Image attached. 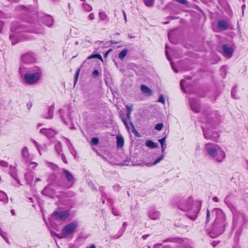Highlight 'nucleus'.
I'll return each instance as SVG.
<instances>
[{
	"label": "nucleus",
	"instance_id": "obj_1",
	"mask_svg": "<svg viewBox=\"0 0 248 248\" xmlns=\"http://www.w3.org/2000/svg\"><path fill=\"white\" fill-rule=\"evenodd\" d=\"M212 213L216 214L217 217L212 229L209 232V235L212 238H216L224 232L227 223L225 221V216L222 210L215 208Z\"/></svg>",
	"mask_w": 248,
	"mask_h": 248
},
{
	"label": "nucleus",
	"instance_id": "obj_2",
	"mask_svg": "<svg viewBox=\"0 0 248 248\" xmlns=\"http://www.w3.org/2000/svg\"><path fill=\"white\" fill-rule=\"evenodd\" d=\"M19 72L24 81L29 85H33L37 83L41 78L42 74L40 69L37 66L27 69L22 66L19 68Z\"/></svg>",
	"mask_w": 248,
	"mask_h": 248
},
{
	"label": "nucleus",
	"instance_id": "obj_3",
	"mask_svg": "<svg viewBox=\"0 0 248 248\" xmlns=\"http://www.w3.org/2000/svg\"><path fill=\"white\" fill-rule=\"evenodd\" d=\"M207 155L218 162H221L225 157V153L217 144L208 143L205 145Z\"/></svg>",
	"mask_w": 248,
	"mask_h": 248
},
{
	"label": "nucleus",
	"instance_id": "obj_4",
	"mask_svg": "<svg viewBox=\"0 0 248 248\" xmlns=\"http://www.w3.org/2000/svg\"><path fill=\"white\" fill-rule=\"evenodd\" d=\"M23 26L24 25L13 24L11 26V30L12 31L19 30V31L30 32L34 33H42L44 32L43 30L41 27L24 29Z\"/></svg>",
	"mask_w": 248,
	"mask_h": 248
},
{
	"label": "nucleus",
	"instance_id": "obj_5",
	"mask_svg": "<svg viewBox=\"0 0 248 248\" xmlns=\"http://www.w3.org/2000/svg\"><path fill=\"white\" fill-rule=\"evenodd\" d=\"M193 201L192 198L189 197L181 199L177 203L178 208L183 211H187L191 209L192 206Z\"/></svg>",
	"mask_w": 248,
	"mask_h": 248
},
{
	"label": "nucleus",
	"instance_id": "obj_6",
	"mask_svg": "<svg viewBox=\"0 0 248 248\" xmlns=\"http://www.w3.org/2000/svg\"><path fill=\"white\" fill-rule=\"evenodd\" d=\"M78 227V223L73 221L64 226L62 231V237H67L71 234Z\"/></svg>",
	"mask_w": 248,
	"mask_h": 248
},
{
	"label": "nucleus",
	"instance_id": "obj_7",
	"mask_svg": "<svg viewBox=\"0 0 248 248\" xmlns=\"http://www.w3.org/2000/svg\"><path fill=\"white\" fill-rule=\"evenodd\" d=\"M69 215L70 213L67 210L56 211L52 214L51 216L56 221H63L67 218Z\"/></svg>",
	"mask_w": 248,
	"mask_h": 248
},
{
	"label": "nucleus",
	"instance_id": "obj_8",
	"mask_svg": "<svg viewBox=\"0 0 248 248\" xmlns=\"http://www.w3.org/2000/svg\"><path fill=\"white\" fill-rule=\"evenodd\" d=\"M126 109H127V118L129 120V124L131 127V131L137 137L140 138L141 137L140 133L137 131V130L135 129V126L133 124V123L130 121L131 120V113L132 111L131 107L126 106Z\"/></svg>",
	"mask_w": 248,
	"mask_h": 248
},
{
	"label": "nucleus",
	"instance_id": "obj_9",
	"mask_svg": "<svg viewBox=\"0 0 248 248\" xmlns=\"http://www.w3.org/2000/svg\"><path fill=\"white\" fill-rule=\"evenodd\" d=\"M62 172L61 174L65 176L66 181L70 184V186L67 187V188H70L72 186L75 182L74 177L69 170L65 169H62Z\"/></svg>",
	"mask_w": 248,
	"mask_h": 248
},
{
	"label": "nucleus",
	"instance_id": "obj_10",
	"mask_svg": "<svg viewBox=\"0 0 248 248\" xmlns=\"http://www.w3.org/2000/svg\"><path fill=\"white\" fill-rule=\"evenodd\" d=\"M21 60L25 63L29 64L35 62V58L32 53L29 52L22 56Z\"/></svg>",
	"mask_w": 248,
	"mask_h": 248
},
{
	"label": "nucleus",
	"instance_id": "obj_11",
	"mask_svg": "<svg viewBox=\"0 0 248 248\" xmlns=\"http://www.w3.org/2000/svg\"><path fill=\"white\" fill-rule=\"evenodd\" d=\"M202 129L203 133V136L206 139L217 141L218 139L219 135L217 133H211L208 131H205L204 128L203 127H202Z\"/></svg>",
	"mask_w": 248,
	"mask_h": 248
},
{
	"label": "nucleus",
	"instance_id": "obj_12",
	"mask_svg": "<svg viewBox=\"0 0 248 248\" xmlns=\"http://www.w3.org/2000/svg\"><path fill=\"white\" fill-rule=\"evenodd\" d=\"M189 102L191 109L195 112L200 111V108L199 102L193 98H189Z\"/></svg>",
	"mask_w": 248,
	"mask_h": 248
},
{
	"label": "nucleus",
	"instance_id": "obj_13",
	"mask_svg": "<svg viewBox=\"0 0 248 248\" xmlns=\"http://www.w3.org/2000/svg\"><path fill=\"white\" fill-rule=\"evenodd\" d=\"M40 133L46 135L48 138H51L56 134L55 131L51 128H42L40 130Z\"/></svg>",
	"mask_w": 248,
	"mask_h": 248
},
{
	"label": "nucleus",
	"instance_id": "obj_14",
	"mask_svg": "<svg viewBox=\"0 0 248 248\" xmlns=\"http://www.w3.org/2000/svg\"><path fill=\"white\" fill-rule=\"evenodd\" d=\"M223 54L225 56L231 58L233 52V49L227 45H223L222 46Z\"/></svg>",
	"mask_w": 248,
	"mask_h": 248
},
{
	"label": "nucleus",
	"instance_id": "obj_15",
	"mask_svg": "<svg viewBox=\"0 0 248 248\" xmlns=\"http://www.w3.org/2000/svg\"><path fill=\"white\" fill-rule=\"evenodd\" d=\"M22 156L24 160L26 162H29V164H35V166L37 165V164L34 162H30L29 159V154L28 152V148L26 147H24L21 152Z\"/></svg>",
	"mask_w": 248,
	"mask_h": 248
},
{
	"label": "nucleus",
	"instance_id": "obj_16",
	"mask_svg": "<svg viewBox=\"0 0 248 248\" xmlns=\"http://www.w3.org/2000/svg\"><path fill=\"white\" fill-rule=\"evenodd\" d=\"M43 19L44 23L48 27H50L52 25L53 20L51 16L48 15H45L44 16L42 17Z\"/></svg>",
	"mask_w": 248,
	"mask_h": 248
},
{
	"label": "nucleus",
	"instance_id": "obj_17",
	"mask_svg": "<svg viewBox=\"0 0 248 248\" xmlns=\"http://www.w3.org/2000/svg\"><path fill=\"white\" fill-rule=\"evenodd\" d=\"M9 173L11 176L17 182V183L20 185V181L17 178L16 169L15 167L12 166H10Z\"/></svg>",
	"mask_w": 248,
	"mask_h": 248
},
{
	"label": "nucleus",
	"instance_id": "obj_18",
	"mask_svg": "<svg viewBox=\"0 0 248 248\" xmlns=\"http://www.w3.org/2000/svg\"><path fill=\"white\" fill-rule=\"evenodd\" d=\"M53 111L54 107L53 106H50L48 108L47 113L44 114L42 116L46 119H52L53 117Z\"/></svg>",
	"mask_w": 248,
	"mask_h": 248
},
{
	"label": "nucleus",
	"instance_id": "obj_19",
	"mask_svg": "<svg viewBox=\"0 0 248 248\" xmlns=\"http://www.w3.org/2000/svg\"><path fill=\"white\" fill-rule=\"evenodd\" d=\"M160 214L159 212L155 211H150L148 213V216L149 218L153 220H156L159 218L160 217Z\"/></svg>",
	"mask_w": 248,
	"mask_h": 248
},
{
	"label": "nucleus",
	"instance_id": "obj_20",
	"mask_svg": "<svg viewBox=\"0 0 248 248\" xmlns=\"http://www.w3.org/2000/svg\"><path fill=\"white\" fill-rule=\"evenodd\" d=\"M228 24L224 20H220L217 23V28L221 30H225L228 29Z\"/></svg>",
	"mask_w": 248,
	"mask_h": 248
},
{
	"label": "nucleus",
	"instance_id": "obj_21",
	"mask_svg": "<svg viewBox=\"0 0 248 248\" xmlns=\"http://www.w3.org/2000/svg\"><path fill=\"white\" fill-rule=\"evenodd\" d=\"M140 90L141 92L148 95H150L152 93V91L147 86L145 85H141L140 86Z\"/></svg>",
	"mask_w": 248,
	"mask_h": 248
},
{
	"label": "nucleus",
	"instance_id": "obj_22",
	"mask_svg": "<svg viewBox=\"0 0 248 248\" xmlns=\"http://www.w3.org/2000/svg\"><path fill=\"white\" fill-rule=\"evenodd\" d=\"M164 157V155H161L159 156L154 162L153 163H147L145 164V165L148 167H150L151 166L155 165L158 163H159L161 160H162Z\"/></svg>",
	"mask_w": 248,
	"mask_h": 248
},
{
	"label": "nucleus",
	"instance_id": "obj_23",
	"mask_svg": "<svg viewBox=\"0 0 248 248\" xmlns=\"http://www.w3.org/2000/svg\"><path fill=\"white\" fill-rule=\"evenodd\" d=\"M145 145L148 147L151 148H155L158 146V145L157 143L154 142L151 140H148L145 142Z\"/></svg>",
	"mask_w": 248,
	"mask_h": 248
},
{
	"label": "nucleus",
	"instance_id": "obj_24",
	"mask_svg": "<svg viewBox=\"0 0 248 248\" xmlns=\"http://www.w3.org/2000/svg\"><path fill=\"white\" fill-rule=\"evenodd\" d=\"M0 201L3 202L4 203H6L8 201L6 194L1 191H0Z\"/></svg>",
	"mask_w": 248,
	"mask_h": 248
},
{
	"label": "nucleus",
	"instance_id": "obj_25",
	"mask_svg": "<svg viewBox=\"0 0 248 248\" xmlns=\"http://www.w3.org/2000/svg\"><path fill=\"white\" fill-rule=\"evenodd\" d=\"M124 140L122 136L117 137V146L119 148L122 147L124 145Z\"/></svg>",
	"mask_w": 248,
	"mask_h": 248
},
{
	"label": "nucleus",
	"instance_id": "obj_26",
	"mask_svg": "<svg viewBox=\"0 0 248 248\" xmlns=\"http://www.w3.org/2000/svg\"><path fill=\"white\" fill-rule=\"evenodd\" d=\"M158 141L161 144L162 152H163L166 147V144L165 143L166 137H163V138L158 140Z\"/></svg>",
	"mask_w": 248,
	"mask_h": 248
},
{
	"label": "nucleus",
	"instance_id": "obj_27",
	"mask_svg": "<svg viewBox=\"0 0 248 248\" xmlns=\"http://www.w3.org/2000/svg\"><path fill=\"white\" fill-rule=\"evenodd\" d=\"M128 50L127 49H124L122 51H121L118 55V58L120 59H124L125 56L126 55L127 53Z\"/></svg>",
	"mask_w": 248,
	"mask_h": 248
},
{
	"label": "nucleus",
	"instance_id": "obj_28",
	"mask_svg": "<svg viewBox=\"0 0 248 248\" xmlns=\"http://www.w3.org/2000/svg\"><path fill=\"white\" fill-rule=\"evenodd\" d=\"M229 196H227L224 198V202L227 204V205L228 206V207H229L230 209H232V208H234V206L231 202H229Z\"/></svg>",
	"mask_w": 248,
	"mask_h": 248
},
{
	"label": "nucleus",
	"instance_id": "obj_29",
	"mask_svg": "<svg viewBox=\"0 0 248 248\" xmlns=\"http://www.w3.org/2000/svg\"><path fill=\"white\" fill-rule=\"evenodd\" d=\"M93 58H97L101 60L102 62L103 61L101 55L99 54H93L88 57V59H91Z\"/></svg>",
	"mask_w": 248,
	"mask_h": 248
},
{
	"label": "nucleus",
	"instance_id": "obj_30",
	"mask_svg": "<svg viewBox=\"0 0 248 248\" xmlns=\"http://www.w3.org/2000/svg\"><path fill=\"white\" fill-rule=\"evenodd\" d=\"M198 209L197 208L194 212V213L193 215H187V216L191 219L192 220H195L197 217V215L198 214Z\"/></svg>",
	"mask_w": 248,
	"mask_h": 248
},
{
	"label": "nucleus",
	"instance_id": "obj_31",
	"mask_svg": "<svg viewBox=\"0 0 248 248\" xmlns=\"http://www.w3.org/2000/svg\"><path fill=\"white\" fill-rule=\"evenodd\" d=\"M145 4L148 7H152L154 4L155 0H143Z\"/></svg>",
	"mask_w": 248,
	"mask_h": 248
},
{
	"label": "nucleus",
	"instance_id": "obj_32",
	"mask_svg": "<svg viewBox=\"0 0 248 248\" xmlns=\"http://www.w3.org/2000/svg\"><path fill=\"white\" fill-rule=\"evenodd\" d=\"M99 16L101 20H104L107 18V16L106 14L104 12H99Z\"/></svg>",
	"mask_w": 248,
	"mask_h": 248
},
{
	"label": "nucleus",
	"instance_id": "obj_33",
	"mask_svg": "<svg viewBox=\"0 0 248 248\" xmlns=\"http://www.w3.org/2000/svg\"><path fill=\"white\" fill-rule=\"evenodd\" d=\"M55 148L57 152V153L59 154H61L60 153L62 151V146L60 143L58 142L55 145Z\"/></svg>",
	"mask_w": 248,
	"mask_h": 248
},
{
	"label": "nucleus",
	"instance_id": "obj_34",
	"mask_svg": "<svg viewBox=\"0 0 248 248\" xmlns=\"http://www.w3.org/2000/svg\"><path fill=\"white\" fill-rule=\"evenodd\" d=\"M83 6L85 10L87 12H90L92 10V7L87 3L83 4Z\"/></svg>",
	"mask_w": 248,
	"mask_h": 248
},
{
	"label": "nucleus",
	"instance_id": "obj_35",
	"mask_svg": "<svg viewBox=\"0 0 248 248\" xmlns=\"http://www.w3.org/2000/svg\"><path fill=\"white\" fill-rule=\"evenodd\" d=\"M122 121L124 123L125 127L126 128L127 130L129 131H130V127H129V124L127 123V121L126 120V119L124 118H122Z\"/></svg>",
	"mask_w": 248,
	"mask_h": 248
},
{
	"label": "nucleus",
	"instance_id": "obj_36",
	"mask_svg": "<svg viewBox=\"0 0 248 248\" xmlns=\"http://www.w3.org/2000/svg\"><path fill=\"white\" fill-rule=\"evenodd\" d=\"M10 39L11 40L12 45H15L17 43V41H16L15 36L13 34H11L9 36Z\"/></svg>",
	"mask_w": 248,
	"mask_h": 248
},
{
	"label": "nucleus",
	"instance_id": "obj_37",
	"mask_svg": "<svg viewBox=\"0 0 248 248\" xmlns=\"http://www.w3.org/2000/svg\"><path fill=\"white\" fill-rule=\"evenodd\" d=\"M163 127V124L162 123H158L155 126V129L160 131L162 129Z\"/></svg>",
	"mask_w": 248,
	"mask_h": 248
},
{
	"label": "nucleus",
	"instance_id": "obj_38",
	"mask_svg": "<svg viewBox=\"0 0 248 248\" xmlns=\"http://www.w3.org/2000/svg\"><path fill=\"white\" fill-rule=\"evenodd\" d=\"M91 142L93 145H97L99 142V139L97 138H93L91 140Z\"/></svg>",
	"mask_w": 248,
	"mask_h": 248
},
{
	"label": "nucleus",
	"instance_id": "obj_39",
	"mask_svg": "<svg viewBox=\"0 0 248 248\" xmlns=\"http://www.w3.org/2000/svg\"><path fill=\"white\" fill-rule=\"evenodd\" d=\"M0 166L3 167H7L8 163L5 161L0 160Z\"/></svg>",
	"mask_w": 248,
	"mask_h": 248
},
{
	"label": "nucleus",
	"instance_id": "obj_40",
	"mask_svg": "<svg viewBox=\"0 0 248 248\" xmlns=\"http://www.w3.org/2000/svg\"><path fill=\"white\" fill-rule=\"evenodd\" d=\"M79 71H80V69L78 68L77 70V72H76V74L75 75V84H76V83L77 81V80H78V75H79Z\"/></svg>",
	"mask_w": 248,
	"mask_h": 248
},
{
	"label": "nucleus",
	"instance_id": "obj_41",
	"mask_svg": "<svg viewBox=\"0 0 248 248\" xmlns=\"http://www.w3.org/2000/svg\"><path fill=\"white\" fill-rule=\"evenodd\" d=\"M99 75V72L97 69L94 70L92 73V76L94 77H97Z\"/></svg>",
	"mask_w": 248,
	"mask_h": 248
},
{
	"label": "nucleus",
	"instance_id": "obj_42",
	"mask_svg": "<svg viewBox=\"0 0 248 248\" xmlns=\"http://www.w3.org/2000/svg\"><path fill=\"white\" fill-rule=\"evenodd\" d=\"M158 102H161V103H162L163 104L165 103V99L164 98V96L162 95H160L159 96V98L158 99Z\"/></svg>",
	"mask_w": 248,
	"mask_h": 248
},
{
	"label": "nucleus",
	"instance_id": "obj_43",
	"mask_svg": "<svg viewBox=\"0 0 248 248\" xmlns=\"http://www.w3.org/2000/svg\"><path fill=\"white\" fill-rule=\"evenodd\" d=\"M210 212H209V209H207L206 210V223H208L209 220H210Z\"/></svg>",
	"mask_w": 248,
	"mask_h": 248
},
{
	"label": "nucleus",
	"instance_id": "obj_44",
	"mask_svg": "<svg viewBox=\"0 0 248 248\" xmlns=\"http://www.w3.org/2000/svg\"><path fill=\"white\" fill-rule=\"evenodd\" d=\"M113 187V189L116 191H120V190L121 189L120 186L118 184L114 185Z\"/></svg>",
	"mask_w": 248,
	"mask_h": 248
},
{
	"label": "nucleus",
	"instance_id": "obj_45",
	"mask_svg": "<svg viewBox=\"0 0 248 248\" xmlns=\"http://www.w3.org/2000/svg\"><path fill=\"white\" fill-rule=\"evenodd\" d=\"M185 83H186V81L184 79H182V80H181L180 81V86H181V88L182 90H183L184 92H185L184 89V84H185Z\"/></svg>",
	"mask_w": 248,
	"mask_h": 248
},
{
	"label": "nucleus",
	"instance_id": "obj_46",
	"mask_svg": "<svg viewBox=\"0 0 248 248\" xmlns=\"http://www.w3.org/2000/svg\"><path fill=\"white\" fill-rule=\"evenodd\" d=\"M60 155L61 156L62 159V160L63 162H64L65 164H67V162L64 155H63V154H61Z\"/></svg>",
	"mask_w": 248,
	"mask_h": 248
},
{
	"label": "nucleus",
	"instance_id": "obj_47",
	"mask_svg": "<svg viewBox=\"0 0 248 248\" xmlns=\"http://www.w3.org/2000/svg\"><path fill=\"white\" fill-rule=\"evenodd\" d=\"M34 143L35 146L36 147V148H37L40 155H41V151H40V149L38 143L35 141H34Z\"/></svg>",
	"mask_w": 248,
	"mask_h": 248
},
{
	"label": "nucleus",
	"instance_id": "obj_48",
	"mask_svg": "<svg viewBox=\"0 0 248 248\" xmlns=\"http://www.w3.org/2000/svg\"><path fill=\"white\" fill-rule=\"evenodd\" d=\"M177 2L183 4H186L187 3V1L186 0H176Z\"/></svg>",
	"mask_w": 248,
	"mask_h": 248
},
{
	"label": "nucleus",
	"instance_id": "obj_49",
	"mask_svg": "<svg viewBox=\"0 0 248 248\" xmlns=\"http://www.w3.org/2000/svg\"><path fill=\"white\" fill-rule=\"evenodd\" d=\"M90 20H93L94 19V15L93 13H91L88 16Z\"/></svg>",
	"mask_w": 248,
	"mask_h": 248
},
{
	"label": "nucleus",
	"instance_id": "obj_50",
	"mask_svg": "<svg viewBox=\"0 0 248 248\" xmlns=\"http://www.w3.org/2000/svg\"><path fill=\"white\" fill-rule=\"evenodd\" d=\"M9 2L11 3H16L19 2L20 0H7Z\"/></svg>",
	"mask_w": 248,
	"mask_h": 248
},
{
	"label": "nucleus",
	"instance_id": "obj_51",
	"mask_svg": "<svg viewBox=\"0 0 248 248\" xmlns=\"http://www.w3.org/2000/svg\"><path fill=\"white\" fill-rule=\"evenodd\" d=\"M122 12H123V16H124V18L125 21L126 22L127 19H126V13H125V12L124 10H123L122 11Z\"/></svg>",
	"mask_w": 248,
	"mask_h": 248
},
{
	"label": "nucleus",
	"instance_id": "obj_52",
	"mask_svg": "<svg viewBox=\"0 0 248 248\" xmlns=\"http://www.w3.org/2000/svg\"><path fill=\"white\" fill-rule=\"evenodd\" d=\"M3 25V22L0 20V32H1V31L2 29Z\"/></svg>",
	"mask_w": 248,
	"mask_h": 248
},
{
	"label": "nucleus",
	"instance_id": "obj_53",
	"mask_svg": "<svg viewBox=\"0 0 248 248\" xmlns=\"http://www.w3.org/2000/svg\"><path fill=\"white\" fill-rule=\"evenodd\" d=\"M171 67L172 68V69H173V70L175 72L177 73L178 72V70L176 69L174 67V65H173V64L172 63V62H171Z\"/></svg>",
	"mask_w": 248,
	"mask_h": 248
},
{
	"label": "nucleus",
	"instance_id": "obj_54",
	"mask_svg": "<svg viewBox=\"0 0 248 248\" xmlns=\"http://www.w3.org/2000/svg\"><path fill=\"white\" fill-rule=\"evenodd\" d=\"M213 200L215 202H218V199L217 197H214L213 198Z\"/></svg>",
	"mask_w": 248,
	"mask_h": 248
},
{
	"label": "nucleus",
	"instance_id": "obj_55",
	"mask_svg": "<svg viewBox=\"0 0 248 248\" xmlns=\"http://www.w3.org/2000/svg\"><path fill=\"white\" fill-rule=\"evenodd\" d=\"M111 51V49H109V50H108L105 53V55H104V56L105 57H107V56L108 55V54Z\"/></svg>",
	"mask_w": 248,
	"mask_h": 248
},
{
	"label": "nucleus",
	"instance_id": "obj_56",
	"mask_svg": "<svg viewBox=\"0 0 248 248\" xmlns=\"http://www.w3.org/2000/svg\"><path fill=\"white\" fill-rule=\"evenodd\" d=\"M21 8H22V9L23 10H29V9H30L29 8H27L26 7H25L24 6H22Z\"/></svg>",
	"mask_w": 248,
	"mask_h": 248
},
{
	"label": "nucleus",
	"instance_id": "obj_57",
	"mask_svg": "<svg viewBox=\"0 0 248 248\" xmlns=\"http://www.w3.org/2000/svg\"><path fill=\"white\" fill-rule=\"evenodd\" d=\"M61 118L62 119V120L63 122L66 124H68V122H67L66 121H65L63 117V116H61Z\"/></svg>",
	"mask_w": 248,
	"mask_h": 248
},
{
	"label": "nucleus",
	"instance_id": "obj_58",
	"mask_svg": "<svg viewBox=\"0 0 248 248\" xmlns=\"http://www.w3.org/2000/svg\"><path fill=\"white\" fill-rule=\"evenodd\" d=\"M148 236H149V235H144L142 236V238L143 239H146Z\"/></svg>",
	"mask_w": 248,
	"mask_h": 248
},
{
	"label": "nucleus",
	"instance_id": "obj_59",
	"mask_svg": "<svg viewBox=\"0 0 248 248\" xmlns=\"http://www.w3.org/2000/svg\"><path fill=\"white\" fill-rule=\"evenodd\" d=\"M96 248L95 246L94 245H93V244L91 245L89 247V248Z\"/></svg>",
	"mask_w": 248,
	"mask_h": 248
},
{
	"label": "nucleus",
	"instance_id": "obj_60",
	"mask_svg": "<svg viewBox=\"0 0 248 248\" xmlns=\"http://www.w3.org/2000/svg\"><path fill=\"white\" fill-rule=\"evenodd\" d=\"M246 7V5L245 4H243L242 6V10H243V13H244V9Z\"/></svg>",
	"mask_w": 248,
	"mask_h": 248
},
{
	"label": "nucleus",
	"instance_id": "obj_61",
	"mask_svg": "<svg viewBox=\"0 0 248 248\" xmlns=\"http://www.w3.org/2000/svg\"><path fill=\"white\" fill-rule=\"evenodd\" d=\"M165 53H166V56H167V57L168 59L169 60H170V58H169V55H168V52L167 50H166Z\"/></svg>",
	"mask_w": 248,
	"mask_h": 248
},
{
	"label": "nucleus",
	"instance_id": "obj_62",
	"mask_svg": "<svg viewBox=\"0 0 248 248\" xmlns=\"http://www.w3.org/2000/svg\"><path fill=\"white\" fill-rule=\"evenodd\" d=\"M11 214H12L13 215H15V212H14V210H13V209H12V210H11Z\"/></svg>",
	"mask_w": 248,
	"mask_h": 248
},
{
	"label": "nucleus",
	"instance_id": "obj_63",
	"mask_svg": "<svg viewBox=\"0 0 248 248\" xmlns=\"http://www.w3.org/2000/svg\"><path fill=\"white\" fill-rule=\"evenodd\" d=\"M207 122V123H208V124H212V121H210V120H208V119L207 120V122Z\"/></svg>",
	"mask_w": 248,
	"mask_h": 248
},
{
	"label": "nucleus",
	"instance_id": "obj_64",
	"mask_svg": "<svg viewBox=\"0 0 248 248\" xmlns=\"http://www.w3.org/2000/svg\"><path fill=\"white\" fill-rule=\"evenodd\" d=\"M110 42L112 44H117V42L114 41H110Z\"/></svg>",
	"mask_w": 248,
	"mask_h": 248
}]
</instances>
